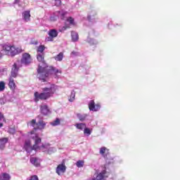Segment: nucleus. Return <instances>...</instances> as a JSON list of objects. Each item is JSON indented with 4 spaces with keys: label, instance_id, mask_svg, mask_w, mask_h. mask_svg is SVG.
<instances>
[{
    "label": "nucleus",
    "instance_id": "f257e3e1",
    "mask_svg": "<svg viewBox=\"0 0 180 180\" xmlns=\"http://www.w3.org/2000/svg\"><path fill=\"white\" fill-rule=\"evenodd\" d=\"M56 86L54 84H51L50 87H44L42 89L43 92L39 93L35 91L34 94V101L37 103L39 101H47L49 98L53 95L56 91Z\"/></svg>",
    "mask_w": 180,
    "mask_h": 180
},
{
    "label": "nucleus",
    "instance_id": "f03ea898",
    "mask_svg": "<svg viewBox=\"0 0 180 180\" xmlns=\"http://www.w3.org/2000/svg\"><path fill=\"white\" fill-rule=\"evenodd\" d=\"M37 72L39 79L42 81V82H46V78H49V75H50V74H54L55 75H57V74H61V70L54 67H50V68L48 69L47 68L39 66Z\"/></svg>",
    "mask_w": 180,
    "mask_h": 180
},
{
    "label": "nucleus",
    "instance_id": "7ed1b4c3",
    "mask_svg": "<svg viewBox=\"0 0 180 180\" xmlns=\"http://www.w3.org/2000/svg\"><path fill=\"white\" fill-rule=\"evenodd\" d=\"M30 126L34 127V130L28 132V136H32L34 134V131L36 130H43L46 127V122L43 120H39L38 122H36V120H32L30 122Z\"/></svg>",
    "mask_w": 180,
    "mask_h": 180
},
{
    "label": "nucleus",
    "instance_id": "20e7f679",
    "mask_svg": "<svg viewBox=\"0 0 180 180\" xmlns=\"http://www.w3.org/2000/svg\"><path fill=\"white\" fill-rule=\"evenodd\" d=\"M2 49L5 54L11 56V57H15L16 54H19V51H18V49L15 48L13 46L4 44L2 46Z\"/></svg>",
    "mask_w": 180,
    "mask_h": 180
},
{
    "label": "nucleus",
    "instance_id": "39448f33",
    "mask_svg": "<svg viewBox=\"0 0 180 180\" xmlns=\"http://www.w3.org/2000/svg\"><path fill=\"white\" fill-rule=\"evenodd\" d=\"M20 63L22 65H30L32 63H33V58L32 56L29 53H22V58L20 59Z\"/></svg>",
    "mask_w": 180,
    "mask_h": 180
},
{
    "label": "nucleus",
    "instance_id": "423d86ee",
    "mask_svg": "<svg viewBox=\"0 0 180 180\" xmlns=\"http://www.w3.org/2000/svg\"><path fill=\"white\" fill-rule=\"evenodd\" d=\"M48 34L49 37L45 38V41H54V39L58 36V32L56 29L49 30Z\"/></svg>",
    "mask_w": 180,
    "mask_h": 180
},
{
    "label": "nucleus",
    "instance_id": "0eeeda50",
    "mask_svg": "<svg viewBox=\"0 0 180 180\" xmlns=\"http://www.w3.org/2000/svg\"><path fill=\"white\" fill-rule=\"evenodd\" d=\"M110 175V173L108 172L105 169L98 174L96 177L91 179V180H106V178H109Z\"/></svg>",
    "mask_w": 180,
    "mask_h": 180
},
{
    "label": "nucleus",
    "instance_id": "6e6552de",
    "mask_svg": "<svg viewBox=\"0 0 180 180\" xmlns=\"http://www.w3.org/2000/svg\"><path fill=\"white\" fill-rule=\"evenodd\" d=\"M31 139L34 140V144L33 145V148L34 150H40V146H39V144L41 143V138L39 136V134H34V136H31Z\"/></svg>",
    "mask_w": 180,
    "mask_h": 180
},
{
    "label": "nucleus",
    "instance_id": "1a4fd4ad",
    "mask_svg": "<svg viewBox=\"0 0 180 180\" xmlns=\"http://www.w3.org/2000/svg\"><path fill=\"white\" fill-rule=\"evenodd\" d=\"M89 109L92 112H98L101 109V104H95V101L91 100L89 103Z\"/></svg>",
    "mask_w": 180,
    "mask_h": 180
},
{
    "label": "nucleus",
    "instance_id": "9d476101",
    "mask_svg": "<svg viewBox=\"0 0 180 180\" xmlns=\"http://www.w3.org/2000/svg\"><path fill=\"white\" fill-rule=\"evenodd\" d=\"M40 112L44 116H47V115L51 113V111L50 110V108H49V105L44 104L40 105Z\"/></svg>",
    "mask_w": 180,
    "mask_h": 180
},
{
    "label": "nucleus",
    "instance_id": "9b49d317",
    "mask_svg": "<svg viewBox=\"0 0 180 180\" xmlns=\"http://www.w3.org/2000/svg\"><path fill=\"white\" fill-rule=\"evenodd\" d=\"M18 72H19V68H18V64L14 63L11 68L9 78H16V77H18Z\"/></svg>",
    "mask_w": 180,
    "mask_h": 180
},
{
    "label": "nucleus",
    "instance_id": "f8f14e48",
    "mask_svg": "<svg viewBox=\"0 0 180 180\" xmlns=\"http://www.w3.org/2000/svg\"><path fill=\"white\" fill-rule=\"evenodd\" d=\"M66 169L67 167H65V165L64 163H62L58 165L56 169V174H58V175H61L62 174H64V172H65Z\"/></svg>",
    "mask_w": 180,
    "mask_h": 180
},
{
    "label": "nucleus",
    "instance_id": "ddd939ff",
    "mask_svg": "<svg viewBox=\"0 0 180 180\" xmlns=\"http://www.w3.org/2000/svg\"><path fill=\"white\" fill-rule=\"evenodd\" d=\"M8 88L11 91H15L16 89V84L15 83V80L12 77L8 78Z\"/></svg>",
    "mask_w": 180,
    "mask_h": 180
},
{
    "label": "nucleus",
    "instance_id": "4468645a",
    "mask_svg": "<svg viewBox=\"0 0 180 180\" xmlns=\"http://www.w3.org/2000/svg\"><path fill=\"white\" fill-rule=\"evenodd\" d=\"M99 153L102 157L104 158H108V154H109V149H108L106 147L103 146L100 148Z\"/></svg>",
    "mask_w": 180,
    "mask_h": 180
},
{
    "label": "nucleus",
    "instance_id": "2eb2a0df",
    "mask_svg": "<svg viewBox=\"0 0 180 180\" xmlns=\"http://www.w3.org/2000/svg\"><path fill=\"white\" fill-rule=\"evenodd\" d=\"M9 141V138L8 137H4L0 139V148L1 150H4L5 148V146L6 145V143Z\"/></svg>",
    "mask_w": 180,
    "mask_h": 180
},
{
    "label": "nucleus",
    "instance_id": "dca6fc26",
    "mask_svg": "<svg viewBox=\"0 0 180 180\" xmlns=\"http://www.w3.org/2000/svg\"><path fill=\"white\" fill-rule=\"evenodd\" d=\"M41 148H43L44 153H47V154H51V153H53V148L48 145H42Z\"/></svg>",
    "mask_w": 180,
    "mask_h": 180
},
{
    "label": "nucleus",
    "instance_id": "f3484780",
    "mask_svg": "<svg viewBox=\"0 0 180 180\" xmlns=\"http://www.w3.org/2000/svg\"><path fill=\"white\" fill-rule=\"evenodd\" d=\"M30 11H25L22 13V18L25 22H29L30 20Z\"/></svg>",
    "mask_w": 180,
    "mask_h": 180
},
{
    "label": "nucleus",
    "instance_id": "a211bd4d",
    "mask_svg": "<svg viewBox=\"0 0 180 180\" xmlns=\"http://www.w3.org/2000/svg\"><path fill=\"white\" fill-rule=\"evenodd\" d=\"M30 162L34 165V167H40V160L37 158H31Z\"/></svg>",
    "mask_w": 180,
    "mask_h": 180
},
{
    "label": "nucleus",
    "instance_id": "6ab92c4d",
    "mask_svg": "<svg viewBox=\"0 0 180 180\" xmlns=\"http://www.w3.org/2000/svg\"><path fill=\"white\" fill-rule=\"evenodd\" d=\"M24 148L26 151H29V150H34L33 147H32V142L30 141H25Z\"/></svg>",
    "mask_w": 180,
    "mask_h": 180
},
{
    "label": "nucleus",
    "instance_id": "aec40b11",
    "mask_svg": "<svg viewBox=\"0 0 180 180\" xmlns=\"http://www.w3.org/2000/svg\"><path fill=\"white\" fill-rule=\"evenodd\" d=\"M11 174L4 172L0 174V180H11Z\"/></svg>",
    "mask_w": 180,
    "mask_h": 180
},
{
    "label": "nucleus",
    "instance_id": "412c9836",
    "mask_svg": "<svg viewBox=\"0 0 180 180\" xmlns=\"http://www.w3.org/2000/svg\"><path fill=\"white\" fill-rule=\"evenodd\" d=\"M72 40V41H78V39H79L78 36V33L75 31L71 32Z\"/></svg>",
    "mask_w": 180,
    "mask_h": 180
},
{
    "label": "nucleus",
    "instance_id": "4be33fe9",
    "mask_svg": "<svg viewBox=\"0 0 180 180\" xmlns=\"http://www.w3.org/2000/svg\"><path fill=\"white\" fill-rule=\"evenodd\" d=\"M75 127L79 130H84L86 127V124L85 123H77L75 124Z\"/></svg>",
    "mask_w": 180,
    "mask_h": 180
},
{
    "label": "nucleus",
    "instance_id": "5701e85b",
    "mask_svg": "<svg viewBox=\"0 0 180 180\" xmlns=\"http://www.w3.org/2000/svg\"><path fill=\"white\" fill-rule=\"evenodd\" d=\"M63 58H64V53L60 52L55 57V60L56 61H63Z\"/></svg>",
    "mask_w": 180,
    "mask_h": 180
},
{
    "label": "nucleus",
    "instance_id": "b1692460",
    "mask_svg": "<svg viewBox=\"0 0 180 180\" xmlns=\"http://www.w3.org/2000/svg\"><path fill=\"white\" fill-rule=\"evenodd\" d=\"M77 116L78 119L80 120V122H84V120H85V119H86L88 115H86V114L82 115V114L79 113L77 115Z\"/></svg>",
    "mask_w": 180,
    "mask_h": 180
},
{
    "label": "nucleus",
    "instance_id": "393cba45",
    "mask_svg": "<svg viewBox=\"0 0 180 180\" xmlns=\"http://www.w3.org/2000/svg\"><path fill=\"white\" fill-rule=\"evenodd\" d=\"M37 58L38 60V61H39V63H45V60H44V54H38L37 56Z\"/></svg>",
    "mask_w": 180,
    "mask_h": 180
},
{
    "label": "nucleus",
    "instance_id": "a878e982",
    "mask_svg": "<svg viewBox=\"0 0 180 180\" xmlns=\"http://www.w3.org/2000/svg\"><path fill=\"white\" fill-rule=\"evenodd\" d=\"M65 15H67V12H65V11H58V16L62 20H64V19L65 18Z\"/></svg>",
    "mask_w": 180,
    "mask_h": 180
},
{
    "label": "nucleus",
    "instance_id": "bb28decb",
    "mask_svg": "<svg viewBox=\"0 0 180 180\" xmlns=\"http://www.w3.org/2000/svg\"><path fill=\"white\" fill-rule=\"evenodd\" d=\"M67 22H68L70 23V25H71L72 26H75V20H74L73 18L72 17H69L67 20Z\"/></svg>",
    "mask_w": 180,
    "mask_h": 180
},
{
    "label": "nucleus",
    "instance_id": "cd10ccee",
    "mask_svg": "<svg viewBox=\"0 0 180 180\" xmlns=\"http://www.w3.org/2000/svg\"><path fill=\"white\" fill-rule=\"evenodd\" d=\"M74 101H75V91H72L70 94L69 102H74Z\"/></svg>",
    "mask_w": 180,
    "mask_h": 180
},
{
    "label": "nucleus",
    "instance_id": "c85d7f7f",
    "mask_svg": "<svg viewBox=\"0 0 180 180\" xmlns=\"http://www.w3.org/2000/svg\"><path fill=\"white\" fill-rule=\"evenodd\" d=\"M46 50V46L44 45H40L38 46L37 51V53H43Z\"/></svg>",
    "mask_w": 180,
    "mask_h": 180
},
{
    "label": "nucleus",
    "instance_id": "c756f323",
    "mask_svg": "<svg viewBox=\"0 0 180 180\" xmlns=\"http://www.w3.org/2000/svg\"><path fill=\"white\" fill-rule=\"evenodd\" d=\"M2 120L3 122H6L4 114H2V112H0V129L1 127H4V123L1 122Z\"/></svg>",
    "mask_w": 180,
    "mask_h": 180
},
{
    "label": "nucleus",
    "instance_id": "7c9ffc66",
    "mask_svg": "<svg viewBox=\"0 0 180 180\" xmlns=\"http://www.w3.org/2000/svg\"><path fill=\"white\" fill-rule=\"evenodd\" d=\"M5 82L1 81L0 82V92H4L5 91Z\"/></svg>",
    "mask_w": 180,
    "mask_h": 180
},
{
    "label": "nucleus",
    "instance_id": "2f4dec72",
    "mask_svg": "<svg viewBox=\"0 0 180 180\" xmlns=\"http://www.w3.org/2000/svg\"><path fill=\"white\" fill-rule=\"evenodd\" d=\"M84 160H78L76 162V165L77 167V168H82V167H84Z\"/></svg>",
    "mask_w": 180,
    "mask_h": 180
},
{
    "label": "nucleus",
    "instance_id": "473e14b6",
    "mask_svg": "<svg viewBox=\"0 0 180 180\" xmlns=\"http://www.w3.org/2000/svg\"><path fill=\"white\" fill-rule=\"evenodd\" d=\"M91 133H92V131L89 128H84V134H86V136H91Z\"/></svg>",
    "mask_w": 180,
    "mask_h": 180
},
{
    "label": "nucleus",
    "instance_id": "72a5a7b5",
    "mask_svg": "<svg viewBox=\"0 0 180 180\" xmlns=\"http://www.w3.org/2000/svg\"><path fill=\"white\" fill-rule=\"evenodd\" d=\"M58 124H60V119L58 118H56L55 121L51 122L52 126H58Z\"/></svg>",
    "mask_w": 180,
    "mask_h": 180
},
{
    "label": "nucleus",
    "instance_id": "f704fd0d",
    "mask_svg": "<svg viewBox=\"0 0 180 180\" xmlns=\"http://www.w3.org/2000/svg\"><path fill=\"white\" fill-rule=\"evenodd\" d=\"M8 133H9L10 134H15V133H16V129L14 127L9 128Z\"/></svg>",
    "mask_w": 180,
    "mask_h": 180
},
{
    "label": "nucleus",
    "instance_id": "c9c22d12",
    "mask_svg": "<svg viewBox=\"0 0 180 180\" xmlns=\"http://www.w3.org/2000/svg\"><path fill=\"white\" fill-rule=\"evenodd\" d=\"M26 180H39V176L37 175H32L30 176V178L27 179Z\"/></svg>",
    "mask_w": 180,
    "mask_h": 180
},
{
    "label": "nucleus",
    "instance_id": "e433bc0d",
    "mask_svg": "<svg viewBox=\"0 0 180 180\" xmlns=\"http://www.w3.org/2000/svg\"><path fill=\"white\" fill-rule=\"evenodd\" d=\"M70 25H65L63 26L60 30H59V32H65V30H67V29H70Z\"/></svg>",
    "mask_w": 180,
    "mask_h": 180
},
{
    "label": "nucleus",
    "instance_id": "4c0bfd02",
    "mask_svg": "<svg viewBox=\"0 0 180 180\" xmlns=\"http://www.w3.org/2000/svg\"><path fill=\"white\" fill-rule=\"evenodd\" d=\"M56 6H60L61 5V0H55Z\"/></svg>",
    "mask_w": 180,
    "mask_h": 180
},
{
    "label": "nucleus",
    "instance_id": "58836bf2",
    "mask_svg": "<svg viewBox=\"0 0 180 180\" xmlns=\"http://www.w3.org/2000/svg\"><path fill=\"white\" fill-rule=\"evenodd\" d=\"M71 54H72V56H78V52L73 51H72Z\"/></svg>",
    "mask_w": 180,
    "mask_h": 180
},
{
    "label": "nucleus",
    "instance_id": "ea45409f",
    "mask_svg": "<svg viewBox=\"0 0 180 180\" xmlns=\"http://www.w3.org/2000/svg\"><path fill=\"white\" fill-rule=\"evenodd\" d=\"M0 105H5V102L4 101V98H0Z\"/></svg>",
    "mask_w": 180,
    "mask_h": 180
},
{
    "label": "nucleus",
    "instance_id": "a19ab883",
    "mask_svg": "<svg viewBox=\"0 0 180 180\" xmlns=\"http://www.w3.org/2000/svg\"><path fill=\"white\" fill-rule=\"evenodd\" d=\"M32 44H34V46H37V44H39V41H34L32 42Z\"/></svg>",
    "mask_w": 180,
    "mask_h": 180
},
{
    "label": "nucleus",
    "instance_id": "79ce46f5",
    "mask_svg": "<svg viewBox=\"0 0 180 180\" xmlns=\"http://www.w3.org/2000/svg\"><path fill=\"white\" fill-rule=\"evenodd\" d=\"M15 3L16 4L19 3V0H15Z\"/></svg>",
    "mask_w": 180,
    "mask_h": 180
},
{
    "label": "nucleus",
    "instance_id": "37998d69",
    "mask_svg": "<svg viewBox=\"0 0 180 180\" xmlns=\"http://www.w3.org/2000/svg\"><path fill=\"white\" fill-rule=\"evenodd\" d=\"M2 57V53L0 52V58Z\"/></svg>",
    "mask_w": 180,
    "mask_h": 180
},
{
    "label": "nucleus",
    "instance_id": "c03bdc74",
    "mask_svg": "<svg viewBox=\"0 0 180 180\" xmlns=\"http://www.w3.org/2000/svg\"><path fill=\"white\" fill-rule=\"evenodd\" d=\"M88 19H91V15H89V16H88Z\"/></svg>",
    "mask_w": 180,
    "mask_h": 180
},
{
    "label": "nucleus",
    "instance_id": "a18cd8bd",
    "mask_svg": "<svg viewBox=\"0 0 180 180\" xmlns=\"http://www.w3.org/2000/svg\"><path fill=\"white\" fill-rule=\"evenodd\" d=\"M94 15H96V13H94Z\"/></svg>",
    "mask_w": 180,
    "mask_h": 180
}]
</instances>
